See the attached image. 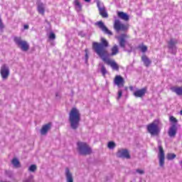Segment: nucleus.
Here are the masks:
<instances>
[{
  "label": "nucleus",
  "instance_id": "1",
  "mask_svg": "<svg viewBox=\"0 0 182 182\" xmlns=\"http://www.w3.org/2000/svg\"><path fill=\"white\" fill-rule=\"evenodd\" d=\"M102 43H96L94 42L92 43V49H94L95 52L101 58L102 60H107V58H109V53L105 48L109 46V43L106 39L102 38H101Z\"/></svg>",
  "mask_w": 182,
  "mask_h": 182
},
{
  "label": "nucleus",
  "instance_id": "2",
  "mask_svg": "<svg viewBox=\"0 0 182 182\" xmlns=\"http://www.w3.org/2000/svg\"><path fill=\"white\" fill-rule=\"evenodd\" d=\"M69 122L71 129L76 130L79 127L80 122V112L77 108H72L69 113Z\"/></svg>",
  "mask_w": 182,
  "mask_h": 182
},
{
  "label": "nucleus",
  "instance_id": "3",
  "mask_svg": "<svg viewBox=\"0 0 182 182\" xmlns=\"http://www.w3.org/2000/svg\"><path fill=\"white\" fill-rule=\"evenodd\" d=\"M147 132L151 136H157L160 133V121L155 119L152 123L146 126Z\"/></svg>",
  "mask_w": 182,
  "mask_h": 182
},
{
  "label": "nucleus",
  "instance_id": "4",
  "mask_svg": "<svg viewBox=\"0 0 182 182\" xmlns=\"http://www.w3.org/2000/svg\"><path fill=\"white\" fill-rule=\"evenodd\" d=\"M77 150L82 156H86L92 153V149L85 142L78 141L77 143Z\"/></svg>",
  "mask_w": 182,
  "mask_h": 182
},
{
  "label": "nucleus",
  "instance_id": "5",
  "mask_svg": "<svg viewBox=\"0 0 182 182\" xmlns=\"http://www.w3.org/2000/svg\"><path fill=\"white\" fill-rule=\"evenodd\" d=\"M14 41L17 45V46H19L21 48V50L23 52H26L29 49V44H28V42L26 41H23L21 37H14Z\"/></svg>",
  "mask_w": 182,
  "mask_h": 182
},
{
  "label": "nucleus",
  "instance_id": "6",
  "mask_svg": "<svg viewBox=\"0 0 182 182\" xmlns=\"http://www.w3.org/2000/svg\"><path fill=\"white\" fill-rule=\"evenodd\" d=\"M11 71L9 70V67L6 64H3L1 66L0 74L1 76V79L3 80H6L8 77H9V75Z\"/></svg>",
  "mask_w": 182,
  "mask_h": 182
},
{
  "label": "nucleus",
  "instance_id": "7",
  "mask_svg": "<svg viewBox=\"0 0 182 182\" xmlns=\"http://www.w3.org/2000/svg\"><path fill=\"white\" fill-rule=\"evenodd\" d=\"M159 152L158 154V159L159 160V166L160 167H164V160H165V155H164V150L163 149V146H161V142H159L158 144Z\"/></svg>",
  "mask_w": 182,
  "mask_h": 182
},
{
  "label": "nucleus",
  "instance_id": "8",
  "mask_svg": "<svg viewBox=\"0 0 182 182\" xmlns=\"http://www.w3.org/2000/svg\"><path fill=\"white\" fill-rule=\"evenodd\" d=\"M178 43V41L176 38H171V40L168 42V48L173 55H176L177 53V47L176 45Z\"/></svg>",
  "mask_w": 182,
  "mask_h": 182
},
{
  "label": "nucleus",
  "instance_id": "9",
  "mask_svg": "<svg viewBox=\"0 0 182 182\" xmlns=\"http://www.w3.org/2000/svg\"><path fill=\"white\" fill-rule=\"evenodd\" d=\"M114 29H115L117 32H120V31H127V26L122 23L119 19H115L114 23Z\"/></svg>",
  "mask_w": 182,
  "mask_h": 182
},
{
  "label": "nucleus",
  "instance_id": "10",
  "mask_svg": "<svg viewBox=\"0 0 182 182\" xmlns=\"http://www.w3.org/2000/svg\"><path fill=\"white\" fill-rule=\"evenodd\" d=\"M117 156L120 159H130V154H129V151H127V149H119L117 153Z\"/></svg>",
  "mask_w": 182,
  "mask_h": 182
},
{
  "label": "nucleus",
  "instance_id": "11",
  "mask_svg": "<svg viewBox=\"0 0 182 182\" xmlns=\"http://www.w3.org/2000/svg\"><path fill=\"white\" fill-rule=\"evenodd\" d=\"M114 83L118 87H123L124 86V78L121 75H116L114 79Z\"/></svg>",
  "mask_w": 182,
  "mask_h": 182
},
{
  "label": "nucleus",
  "instance_id": "12",
  "mask_svg": "<svg viewBox=\"0 0 182 182\" xmlns=\"http://www.w3.org/2000/svg\"><path fill=\"white\" fill-rule=\"evenodd\" d=\"M96 25L98 26V28H100V30L104 32V33H107V35L112 36L113 33H112V31L110 30L107 29V27L105 26V23L102 21H98L96 23Z\"/></svg>",
  "mask_w": 182,
  "mask_h": 182
},
{
  "label": "nucleus",
  "instance_id": "13",
  "mask_svg": "<svg viewBox=\"0 0 182 182\" xmlns=\"http://www.w3.org/2000/svg\"><path fill=\"white\" fill-rule=\"evenodd\" d=\"M65 176L67 182H73V173L70 172L69 168H65Z\"/></svg>",
  "mask_w": 182,
  "mask_h": 182
},
{
  "label": "nucleus",
  "instance_id": "14",
  "mask_svg": "<svg viewBox=\"0 0 182 182\" xmlns=\"http://www.w3.org/2000/svg\"><path fill=\"white\" fill-rule=\"evenodd\" d=\"M168 134L169 137H176V134H177V126H176V124H173L169 128Z\"/></svg>",
  "mask_w": 182,
  "mask_h": 182
},
{
  "label": "nucleus",
  "instance_id": "15",
  "mask_svg": "<svg viewBox=\"0 0 182 182\" xmlns=\"http://www.w3.org/2000/svg\"><path fill=\"white\" fill-rule=\"evenodd\" d=\"M126 34H122L120 36L117 37L121 48H126Z\"/></svg>",
  "mask_w": 182,
  "mask_h": 182
},
{
  "label": "nucleus",
  "instance_id": "16",
  "mask_svg": "<svg viewBox=\"0 0 182 182\" xmlns=\"http://www.w3.org/2000/svg\"><path fill=\"white\" fill-rule=\"evenodd\" d=\"M104 62H107L114 70H119V65L117 63H116L114 60H109V57H107V60H104Z\"/></svg>",
  "mask_w": 182,
  "mask_h": 182
},
{
  "label": "nucleus",
  "instance_id": "17",
  "mask_svg": "<svg viewBox=\"0 0 182 182\" xmlns=\"http://www.w3.org/2000/svg\"><path fill=\"white\" fill-rule=\"evenodd\" d=\"M146 88H142L141 90H137L134 92V96L135 97H143L146 95Z\"/></svg>",
  "mask_w": 182,
  "mask_h": 182
},
{
  "label": "nucleus",
  "instance_id": "18",
  "mask_svg": "<svg viewBox=\"0 0 182 182\" xmlns=\"http://www.w3.org/2000/svg\"><path fill=\"white\" fill-rule=\"evenodd\" d=\"M117 15L120 19H122V21H127L129 19V15H127V14H126L123 11H118Z\"/></svg>",
  "mask_w": 182,
  "mask_h": 182
},
{
  "label": "nucleus",
  "instance_id": "19",
  "mask_svg": "<svg viewBox=\"0 0 182 182\" xmlns=\"http://www.w3.org/2000/svg\"><path fill=\"white\" fill-rule=\"evenodd\" d=\"M141 60L144 62V64L146 68H149V66L151 65V60H150V59L146 55H142Z\"/></svg>",
  "mask_w": 182,
  "mask_h": 182
},
{
  "label": "nucleus",
  "instance_id": "20",
  "mask_svg": "<svg viewBox=\"0 0 182 182\" xmlns=\"http://www.w3.org/2000/svg\"><path fill=\"white\" fill-rule=\"evenodd\" d=\"M37 9L39 14L41 15H45V4H43V3H39L38 4Z\"/></svg>",
  "mask_w": 182,
  "mask_h": 182
},
{
  "label": "nucleus",
  "instance_id": "21",
  "mask_svg": "<svg viewBox=\"0 0 182 182\" xmlns=\"http://www.w3.org/2000/svg\"><path fill=\"white\" fill-rule=\"evenodd\" d=\"M50 123L44 125L41 130V134L43 135L47 134L49 129H50Z\"/></svg>",
  "mask_w": 182,
  "mask_h": 182
},
{
  "label": "nucleus",
  "instance_id": "22",
  "mask_svg": "<svg viewBox=\"0 0 182 182\" xmlns=\"http://www.w3.org/2000/svg\"><path fill=\"white\" fill-rule=\"evenodd\" d=\"M172 92H174L178 96H182V87H173L171 88Z\"/></svg>",
  "mask_w": 182,
  "mask_h": 182
},
{
  "label": "nucleus",
  "instance_id": "23",
  "mask_svg": "<svg viewBox=\"0 0 182 182\" xmlns=\"http://www.w3.org/2000/svg\"><path fill=\"white\" fill-rule=\"evenodd\" d=\"M74 5L77 12H80V11H82V4H80V2L79 1V0H75Z\"/></svg>",
  "mask_w": 182,
  "mask_h": 182
},
{
  "label": "nucleus",
  "instance_id": "24",
  "mask_svg": "<svg viewBox=\"0 0 182 182\" xmlns=\"http://www.w3.org/2000/svg\"><path fill=\"white\" fill-rule=\"evenodd\" d=\"M11 164L14 167H16V168H19V167H21V163L19 162V160H18V159L16 158L12 159Z\"/></svg>",
  "mask_w": 182,
  "mask_h": 182
},
{
  "label": "nucleus",
  "instance_id": "25",
  "mask_svg": "<svg viewBox=\"0 0 182 182\" xmlns=\"http://www.w3.org/2000/svg\"><path fill=\"white\" fill-rule=\"evenodd\" d=\"M111 50H112L111 55L114 56V55H116L117 53H119V47L117 46V45H114L112 48Z\"/></svg>",
  "mask_w": 182,
  "mask_h": 182
},
{
  "label": "nucleus",
  "instance_id": "26",
  "mask_svg": "<svg viewBox=\"0 0 182 182\" xmlns=\"http://www.w3.org/2000/svg\"><path fill=\"white\" fill-rule=\"evenodd\" d=\"M138 49L142 52V53H145V52H147V46L141 44L138 46Z\"/></svg>",
  "mask_w": 182,
  "mask_h": 182
},
{
  "label": "nucleus",
  "instance_id": "27",
  "mask_svg": "<svg viewBox=\"0 0 182 182\" xmlns=\"http://www.w3.org/2000/svg\"><path fill=\"white\" fill-rule=\"evenodd\" d=\"M100 15H101V16H102V18H108L109 17V14H107V12L106 11L105 9L100 11Z\"/></svg>",
  "mask_w": 182,
  "mask_h": 182
},
{
  "label": "nucleus",
  "instance_id": "28",
  "mask_svg": "<svg viewBox=\"0 0 182 182\" xmlns=\"http://www.w3.org/2000/svg\"><path fill=\"white\" fill-rule=\"evenodd\" d=\"M97 6L99 9V11H102L103 9H105V6L103 5V3H102L100 1L97 2Z\"/></svg>",
  "mask_w": 182,
  "mask_h": 182
},
{
  "label": "nucleus",
  "instance_id": "29",
  "mask_svg": "<svg viewBox=\"0 0 182 182\" xmlns=\"http://www.w3.org/2000/svg\"><path fill=\"white\" fill-rule=\"evenodd\" d=\"M108 149L113 150L116 147V144L113 141H109L107 145Z\"/></svg>",
  "mask_w": 182,
  "mask_h": 182
},
{
  "label": "nucleus",
  "instance_id": "30",
  "mask_svg": "<svg viewBox=\"0 0 182 182\" xmlns=\"http://www.w3.org/2000/svg\"><path fill=\"white\" fill-rule=\"evenodd\" d=\"M38 168L36 165L33 164L28 167V171H31V173H35V171Z\"/></svg>",
  "mask_w": 182,
  "mask_h": 182
},
{
  "label": "nucleus",
  "instance_id": "31",
  "mask_svg": "<svg viewBox=\"0 0 182 182\" xmlns=\"http://www.w3.org/2000/svg\"><path fill=\"white\" fill-rule=\"evenodd\" d=\"M177 156L175 154H168L166 156V159L168 160H174V159Z\"/></svg>",
  "mask_w": 182,
  "mask_h": 182
},
{
  "label": "nucleus",
  "instance_id": "32",
  "mask_svg": "<svg viewBox=\"0 0 182 182\" xmlns=\"http://www.w3.org/2000/svg\"><path fill=\"white\" fill-rule=\"evenodd\" d=\"M101 73L102 76H106V74L107 73V70H106V68L102 65L101 67Z\"/></svg>",
  "mask_w": 182,
  "mask_h": 182
},
{
  "label": "nucleus",
  "instance_id": "33",
  "mask_svg": "<svg viewBox=\"0 0 182 182\" xmlns=\"http://www.w3.org/2000/svg\"><path fill=\"white\" fill-rule=\"evenodd\" d=\"M85 63H87V60H89V50L87 48H86L85 50Z\"/></svg>",
  "mask_w": 182,
  "mask_h": 182
},
{
  "label": "nucleus",
  "instance_id": "34",
  "mask_svg": "<svg viewBox=\"0 0 182 182\" xmlns=\"http://www.w3.org/2000/svg\"><path fill=\"white\" fill-rule=\"evenodd\" d=\"M49 39L53 41V39L56 38V36L53 33V32H50L48 36Z\"/></svg>",
  "mask_w": 182,
  "mask_h": 182
},
{
  "label": "nucleus",
  "instance_id": "35",
  "mask_svg": "<svg viewBox=\"0 0 182 182\" xmlns=\"http://www.w3.org/2000/svg\"><path fill=\"white\" fill-rule=\"evenodd\" d=\"M23 182H33V175H31L28 179L23 181Z\"/></svg>",
  "mask_w": 182,
  "mask_h": 182
},
{
  "label": "nucleus",
  "instance_id": "36",
  "mask_svg": "<svg viewBox=\"0 0 182 182\" xmlns=\"http://www.w3.org/2000/svg\"><path fill=\"white\" fill-rule=\"evenodd\" d=\"M122 95H123V90H118L117 100H119L122 97Z\"/></svg>",
  "mask_w": 182,
  "mask_h": 182
},
{
  "label": "nucleus",
  "instance_id": "37",
  "mask_svg": "<svg viewBox=\"0 0 182 182\" xmlns=\"http://www.w3.org/2000/svg\"><path fill=\"white\" fill-rule=\"evenodd\" d=\"M170 122H171V123H177V119L174 117H170Z\"/></svg>",
  "mask_w": 182,
  "mask_h": 182
},
{
  "label": "nucleus",
  "instance_id": "38",
  "mask_svg": "<svg viewBox=\"0 0 182 182\" xmlns=\"http://www.w3.org/2000/svg\"><path fill=\"white\" fill-rule=\"evenodd\" d=\"M136 171L138 174H144V171L142 169H136Z\"/></svg>",
  "mask_w": 182,
  "mask_h": 182
},
{
  "label": "nucleus",
  "instance_id": "39",
  "mask_svg": "<svg viewBox=\"0 0 182 182\" xmlns=\"http://www.w3.org/2000/svg\"><path fill=\"white\" fill-rule=\"evenodd\" d=\"M7 175L9 176V177H12V172L11 171L7 172Z\"/></svg>",
  "mask_w": 182,
  "mask_h": 182
},
{
  "label": "nucleus",
  "instance_id": "40",
  "mask_svg": "<svg viewBox=\"0 0 182 182\" xmlns=\"http://www.w3.org/2000/svg\"><path fill=\"white\" fill-rule=\"evenodd\" d=\"M23 28H24V29H29V26L24 25Z\"/></svg>",
  "mask_w": 182,
  "mask_h": 182
},
{
  "label": "nucleus",
  "instance_id": "41",
  "mask_svg": "<svg viewBox=\"0 0 182 182\" xmlns=\"http://www.w3.org/2000/svg\"><path fill=\"white\" fill-rule=\"evenodd\" d=\"M85 2H90V0H84Z\"/></svg>",
  "mask_w": 182,
  "mask_h": 182
},
{
  "label": "nucleus",
  "instance_id": "42",
  "mask_svg": "<svg viewBox=\"0 0 182 182\" xmlns=\"http://www.w3.org/2000/svg\"><path fill=\"white\" fill-rule=\"evenodd\" d=\"M124 90L127 92V87H125V88H124Z\"/></svg>",
  "mask_w": 182,
  "mask_h": 182
},
{
  "label": "nucleus",
  "instance_id": "43",
  "mask_svg": "<svg viewBox=\"0 0 182 182\" xmlns=\"http://www.w3.org/2000/svg\"><path fill=\"white\" fill-rule=\"evenodd\" d=\"M58 96H59V94L57 93V94H56V97H58Z\"/></svg>",
  "mask_w": 182,
  "mask_h": 182
}]
</instances>
